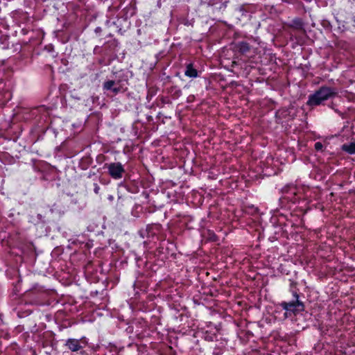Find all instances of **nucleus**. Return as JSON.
I'll use <instances>...</instances> for the list:
<instances>
[{
  "instance_id": "nucleus-19",
  "label": "nucleus",
  "mask_w": 355,
  "mask_h": 355,
  "mask_svg": "<svg viewBox=\"0 0 355 355\" xmlns=\"http://www.w3.org/2000/svg\"><path fill=\"white\" fill-rule=\"evenodd\" d=\"M291 188H292L293 190H295V188L294 187H293V186L291 187Z\"/></svg>"
},
{
  "instance_id": "nucleus-4",
  "label": "nucleus",
  "mask_w": 355,
  "mask_h": 355,
  "mask_svg": "<svg viewBox=\"0 0 355 355\" xmlns=\"http://www.w3.org/2000/svg\"><path fill=\"white\" fill-rule=\"evenodd\" d=\"M294 300L291 302H282L280 304L282 308L286 311V313H297L304 311V303L299 300V295L296 292L293 293Z\"/></svg>"
},
{
  "instance_id": "nucleus-2",
  "label": "nucleus",
  "mask_w": 355,
  "mask_h": 355,
  "mask_svg": "<svg viewBox=\"0 0 355 355\" xmlns=\"http://www.w3.org/2000/svg\"><path fill=\"white\" fill-rule=\"evenodd\" d=\"M128 80L127 78H118L115 80H108L103 83V90L104 92H111L116 96L120 93H124L128 90Z\"/></svg>"
},
{
  "instance_id": "nucleus-16",
  "label": "nucleus",
  "mask_w": 355,
  "mask_h": 355,
  "mask_svg": "<svg viewBox=\"0 0 355 355\" xmlns=\"http://www.w3.org/2000/svg\"><path fill=\"white\" fill-rule=\"evenodd\" d=\"M101 47L99 46H96L94 49V53H97L98 51V49H100Z\"/></svg>"
},
{
  "instance_id": "nucleus-9",
  "label": "nucleus",
  "mask_w": 355,
  "mask_h": 355,
  "mask_svg": "<svg viewBox=\"0 0 355 355\" xmlns=\"http://www.w3.org/2000/svg\"><path fill=\"white\" fill-rule=\"evenodd\" d=\"M341 149L349 155L355 154V141L354 142L343 144Z\"/></svg>"
},
{
  "instance_id": "nucleus-17",
  "label": "nucleus",
  "mask_w": 355,
  "mask_h": 355,
  "mask_svg": "<svg viewBox=\"0 0 355 355\" xmlns=\"http://www.w3.org/2000/svg\"><path fill=\"white\" fill-rule=\"evenodd\" d=\"M255 52H256V49H254L252 50V53H254Z\"/></svg>"
},
{
  "instance_id": "nucleus-18",
  "label": "nucleus",
  "mask_w": 355,
  "mask_h": 355,
  "mask_svg": "<svg viewBox=\"0 0 355 355\" xmlns=\"http://www.w3.org/2000/svg\"><path fill=\"white\" fill-rule=\"evenodd\" d=\"M107 36H108V37H112V35L111 33H110Z\"/></svg>"
},
{
  "instance_id": "nucleus-7",
  "label": "nucleus",
  "mask_w": 355,
  "mask_h": 355,
  "mask_svg": "<svg viewBox=\"0 0 355 355\" xmlns=\"http://www.w3.org/2000/svg\"><path fill=\"white\" fill-rule=\"evenodd\" d=\"M184 75L189 78H197L198 76V71L193 68L192 63L187 64Z\"/></svg>"
},
{
  "instance_id": "nucleus-1",
  "label": "nucleus",
  "mask_w": 355,
  "mask_h": 355,
  "mask_svg": "<svg viewBox=\"0 0 355 355\" xmlns=\"http://www.w3.org/2000/svg\"><path fill=\"white\" fill-rule=\"evenodd\" d=\"M337 94L336 89L322 86L308 97L306 105L314 107L322 105L324 101L334 97Z\"/></svg>"
},
{
  "instance_id": "nucleus-10",
  "label": "nucleus",
  "mask_w": 355,
  "mask_h": 355,
  "mask_svg": "<svg viewBox=\"0 0 355 355\" xmlns=\"http://www.w3.org/2000/svg\"><path fill=\"white\" fill-rule=\"evenodd\" d=\"M239 12L241 13V17H250V15L248 14V12L244 9L243 6L239 8Z\"/></svg>"
},
{
  "instance_id": "nucleus-15",
  "label": "nucleus",
  "mask_w": 355,
  "mask_h": 355,
  "mask_svg": "<svg viewBox=\"0 0 355 355\" xmlns=\"http://www.w3.org/2000/svg\"><path fill=\"white\" fill-rule=\"evenodd\" d=\"M110 46L116 47L119 45V42L115 39L110 42Z\"/></svg>"
},
{
  "instance_id": "nucleus-13",
  "label": "nucleus",
  "mask_w": 355,
  "mask_h": 355,
  "mask_svg": "<svg viewBox=\"0 0 355 355\" xmlns=\"http://www.w3.org/2000/svg\"><path fill=\"white\" fill-rule=\"evenodd\" d=\"M100 191V187L97 183L94 184V191L95 193L98 194Z\"/></svg>"
},
{
  "instance_id": "nucleus-6",
  "label": "nucleus",
  "mask_w": 355,
  "mask_h": 355,
  "mask_svg": "<svg viewBox=\"0 0 355 355\" xmlns=\"http://www.w3.org/2000/svg\"><path fill=\"white\" fill-rule=\"evenodd\" d=\"M234 49L236 51L243 55L248 56L251 58V55H248V53H251L252 48L250 44L245 42L241 41L234 44Z\"/></svg>"
},
{
  "instance_id": "nucleus-3",
  "label": "nucleus",
  "mask_w": 355,
  "mask_h": 355,
  "mask_svg": "<svg viewBox=\"0 0 355 355\" xmlns=\"http://www.w3.org/2000/svg\"><path fill=\"white\" fill-rule=\"evenodd\" d=\"M88 345V339L85 336L80 339L68 338L65 340L64 347L71 352H79L80 355H86L87 353L84 350L85 347Z\"/></svg>"
},
{
  "instance_id": "nucleus-14",
  "label": "nucleus",
  "mask_w": 355,
  "mask_h": 355,
  "mask_svg": "<svg viewBox=\"0 0 355 355\" xmlns=\"http://www.w3.org/2000/svg\"><path fill=\"white\" fill-rule=\"evenodd\" d=\"M214 337H215V336H214V335H209V334H207V335H206V336H205V339L206 340H208V341H213V340H214Z\"/></svg>"
},
{
  "instance_id": "nucleus-8",
  "label": "nucleus",
  "mask_w": 355,
  "mask_h": 355,
  "mask_svg": "<svg viewBox=\"0 0 355 355\" xmlns=\"http://www.w3.org/2000/svg\"><path fill=\"white\" fill-rule=\"evenodd\" d=\"M288 26L297 30H302L304 28V24L300 18L297 17L291 21V23L288 24Z\"/></svg>"
},
{
  "instance_id": "nucleus-12",
  "label": "nucleus",
  "mask_w": 355,
  "mask_h": 355,
  "mask_svg": "<svg viewBox=\"0 0 355 355\" xmlns=\"http://www.w3.org/2000/svg\"><path fill=\"white\" fill-rule=\"evenodd\" d=\"M94 33L96 35V36H100L101 33H102V28L101 27H96L95 29H94Z\"/></svg>"
},
{
  "instance_id": "nucleus-11",
  "label": "nucleus",
  "mask_w": 355,
  "mask_h": 355,
  "mask_svg": "<svg viewBox=\"0 0 355 355\" xmlns=\"http://www.w3.org/2000/svg\"><path fill=\"white\" fill-rule=\"evenodd\" d=\"M322 148H323V145L321 142H316L315 144V149L318 151L319 150H322Z\"/></svg>"
},
{
  "instance_id": "nucleus-5",
  "label": "nucleus",
  "mask_w": 355,
  "mask_h": 355,
  "mask_svg": "<svg viewBox=\"0 0 355 355\" xmlns=\"http://www.w3.org/2000/svg\"><path fill=\"white\" fill-rule=\"evenodd\" d=\"M109 175L114 180H119L125 173L123 166L120 162H112L105 164Z\"/></svg>"
}]
</instances>
